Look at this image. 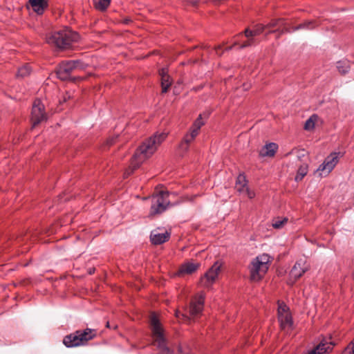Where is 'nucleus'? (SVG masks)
Returning <instances> with one entry per match:
<instances>
[{"label": "nucleus", "instance_id": "f704fd0d", "mask_svg": "<svg viewBox=\"0 0 354 354\" xmlns=\"http://www.w3.org/2000/svg\"><path fill=\"white\" fill-rule=\"evenodd\" d=\"M243 194H245L250 198H253L255 196L254 192L253 191L250 190L248 187L245 188V190Z\"/></svg>", "mask_w": 354, "mask_h": 354}, {"label": "nucleus", "instance_id": "dca6fc26", "mask_svg": "<svg viewBox=\"0 0 354 354\" xmlns=\"http://www.w3.org/2000/svg\"><path fill=\"white\" fill-rule=\"evenodd\" d=\"M333 344L330 342L322 341L315 348L308 352L307 354H326L333 348Z\"/></svg>", "mask_w": 354, "mask_h": 354}, {"label": "nucleus", "instance_id": "412c9836", "mask_svg": "<svg viewBox=\"0 0 354 354\" xmlns=\"http://www.w3.org/2000/svg\"><path fill=\"white\" fill-rule=\"evenodd\" d=\"M266 29V26L263 24H259L254 26V30L246 28L243 33L245 37L257 36L261 34Z\"/></svg>", "mask_w": 354, "mask_h": 354}, {"label": "nucleus", "instance_id": "7ed1b4c3", "mask_svg": "<svg viewBox=\"0 0 354 354\" xmlns=\"http://www.w3.org/2000/svg\"><path fill=\"white\" fill-rule=\"evenodd\" d=\"M149 324L152 332L153 345L160 350L161 354H173V351L167 346L162 325L158 315L155 313H151Z\"/></svg>", "mask_w": 354, "mask_h": 354}, {"label": "nucleus", "instance_id": "a211bd4d", "mask_svg": "<svg viewBox=\"0 0 354 354\" xmlns=\"http://www.w3.org/2000/svg\"><path fill=\"white\" fill-rule=\"evenodd\" d=\"M277 149L278 146L275 143L267 144L260 150L259 155L262 157H272L274 156Z\"/></svg>", "mask_w": 354, "mask_h": 354}, {"label": "nucleus", "instance_id": "ddd939ff", "mask_svg": "<svg viewBox=\"0 0 354 354\" xmlns=\"http://www.w3.org/2000/svg\"><path fill=\"white\" fill-rule=\"evenodd\" d=\"M197 136L198 134L196 133L194 130H189V132L185 135L183 140L178 146L179 152L181 155L186 153L189 150V145L193 142Z\"/></svg>", "mask_w": 354, "mask_h": 354}, {"label": "nucleus", "instance_id": "4468645a", "mask_svg": "<svg viewBox=\"0 0 354 354\" xmlns=\"http://www.w3.org/2000/svg\"><path fill=\"white\" fill-rule=\"evenodd\" d=\"M309 268L308 264L304 259H299L296 262L290 271V275L295 279L301 277Z\"/></svg>", "mask_w": 354, "mask_h": 354}, {"label": "nucleus", "instance_id": "2eb2a0df", "mask_svg": "<svg viewBox=\"0 0 354 354\" xmlns=\"http://www.w3.org/2000/svg\"><path fill=\"white\" fill-rule=\"evenodd\" d=\"M170 236L167 232H160L159 230H154L151 232L150 239L153 244L160 245L166 242Z\"/></svg>", "mask_w": 354, "mask_h": 354}, {"label": "nucleus", "instance_id": "4be33fe9", "mask_svg": "<svg viewBox=\"0 0 354 354\" xmlns=\"http://www.w3.org/2000/svg\"><path fill=\"white\" fill-rule=\"evenodd\" d=\"M247 187V180L245 179V176L240 174L236 179L235 189L237 192L240 193H243Z\"/></svg>", "mask_w": 354, "mask_h": 354}, {"label": "nucleus", "instance_id": "393cba45", "mask_svg": "<svg viewBox=\"0 0 354 354\" xmlns=\"http://www.w3.org/2000/svg\"><path fill=\"white\" fill-rule=\"evenodd\" d=\"M94 6L99 10H104L110 4V0H93Z\"/></svg>", "mask_w": 354, "mask_h": 354}, {"label": "nucleus", "instance_id": "c9c22d12", "mask_svg": "<svg viewBox=\"0 0 354 354\" xmlns=\"http://www.w3.org/2000/svg\"><path fill=\"white\" fill-rule=\"evenodd\" d=\"M114 142H115V139L114 138H110V139H109L107 140V144L109 145H113Z\"/></svg>", "mask_w": 354, "mask_h": 354}, {"label": "nucleus", "instance_id": "4c0bfd02", "mask_svg": "<svg viewBox=\"0 0 354 354\" xmlns=\"http://www.w3.org/2000/svg\"><path fill=\"white\" fill-rule=\"evenodd\" d=\"M220 49H221V46H218V47H216L215 48V51H216V54H218V55H221L222 54V53L219 52Z\"/></svg>", "mask_w": 354, "mask_h": 354}, {"label": "nucleus", "instance_id": "a19ab883", "mask_svg": "<svg viewBox=\"0 0 354 354\" xmlns=\"http://www.w3.org/2000/svg\"><path fill=\"white\" fill-rule=\"evenodd\" d=\"M242 35V33H239V35H236V37H241Z\"/></svg>", "mask_w": 354, "mask_h": 354}, {"label": "nucleus", "instance_id": "79ce46f5", "mask_svg": "<svg viewBox=\"0 0 354 354\" xmlns=\"http://www.w3.org/2000/svg\"><path fill=\"white\" fill-rule=\"evenodd\" d=\"M286 32H291V31H290V30H288V29H286Z\"/></svg>", "mask_w": 354, "mask_h": 354}, {"label": "nucleus", "instance_id": "9d476101", "mask_svg": "<svg viewBox=\"0 0 354 354\" xmlns=\"http://www.w3.org/2000/svg\"><path fill=\"white\" fill-rule=\"evenodd\" d=\"M339 161V153H332L327 156L324 162L319 165L317 172L320 176H327L335 167Z\"/></svg>", "mask_w": 354, "mask_h": 354}, {"label": "nucleus", "instance_id": "aec40b11", "mask_svg": "<svg viewBox=\"0 0 354 354\" xmlns=\"http://www.w3.org/2000/svg\"><path fill=\"white\" fill-rule=\"evenodd\" d=\"M29 2L33 10L38 15H41L47 7L45 0H29Z\"/></svg>", "mask_w": 354, "mask_h": 354}, {"label": "nucleus", "instance_id": "e433bc0d", "mask_svg": "<svg viewBox=\"0 0 354 354\" xmlns=\"http://www.w3.org/2000/svg\"><path fill=\"white\" fill-rule=\"evenodd\" d=\"M238 45H239V41H235L234 42L233 46H230V47L227 48V50L232 49L233 46H238Z\"/></svg>", "mask_w": 354, "mask_h": 354}, {"label": "nucleus", "instance_id": "c756f323", "mask_svg": "<svg viewBox=\"0 0 354 354\" xmlns=\"http://www.w3.org/2000/svg\"><path fill=\"white\" fill-rule=\"evenodd\" d=\"M315 22L310 21L300 24L299 26L292 28V31H295L301 28L313 29L315 27Z\"/></svg>", "mask_w": 354, "mask_h": 354}, {"label": "nucleus", "instance_id": "37998d69", "mask_svg": "<svg viewBox=\"0 0 354 354\" xmlns=\"http://www.w3.org/2000/svg\"><path fill=\"white\" fill-rule=\"evenodd\" d=\"M106 326H107V327H109V322H107V324H106Z\"/></svg>", "mask_w": 354, "mask_h": 354}, {"label": "nucleus", "instance_id": "f03ea898", "mask_svg": "<svg viewBox=\"0 0 354 354\" xmlns=\"http://www.w3.org/2000/svg\"><path fill=\"white\" fill-rule=\"evenodd\" d=\"M79 39V35L68 28L55 32L46 37V42L48 44L61 49H66L71 47Z\"/></svg>", "mask_w": 354, "mask_h": 354}, {"label": "nucleus", "instance_id": "c85d7f7f", "mask_svg": "<svg viewBox=\"0 0 354 354\" xmlns=\"http://www.w3.org/2000/svg\"><path fill=\"white\" fill-rule=\"evenodd\" d=\"M245 37L247 38V40L239 45V48H245L251 46L255 44L256 39H254V36Z\"/></svg>", "mask_w": 354, "mask_h": 354}, {"label": "nucleus", "instance_id": "f8f14e48", "mask_svg": "<svg viewBox=\"0 0 354 354\" xmlns=\"http://www.w3.org/2000/svg\"><path fill=\"white\" fill-rule=\"evenodd\" d=\"M288 307L284 304H279L278 315L281 327L283 329L290 328L292 326V321L290 314L288 312Z\"/></svg>", "mask_w": 354, "mask_h": 354}, {"label": "nucleus", "instance_id": "7c9ffc66", "mask_svg": "<svg viewBox=\"0 0 354 354\" xmlns=\"http://www.w3.org/2000/svg\"><path fill=\"white\" fill-rule=\"evenodd\" d=\"M342 354H354V338L345 348Z\"/></svg>", "mask_w": 354, "mask_h": 354}, {"label": "nucleus", "instance_id": "20e7f679", "mask_svg": "<svg viewBox=\"0 0 354 354\" xmlns=\"http://www.w3.org/2000/svg\"><path fill=\"white\" fill-rule=\"evenodd\" d=\"M270 266V257L263 254L257 257L250 267V279L253 281H260L267 272Z\"/></svg>", "mask_w": 354, "mask_h": 354}, {"label": "nucleus", "instance_id": "2f4dec72", "mask_svg": "<svg viewBox=\"0 0 354 354\" xmlns=\"http://www.w3.org/2000/svg\"><path fill=\"white\" fill-rule=\"evenodd\" d=\"M313 116L310 117L309 119L306 120L304 124V129L306 130H311L315 127V122L313 120Z\"/></svg>", "mask_w": 354, "mask_h": 354}, {"label": "nucleus", "instance_id": "0eeeda50", "mask_svg": "<svg viewBox=\"0 0 354 354\" xmlns=\"http://www.w3.org/2000/svg\"><path fill=\"white\" fill-rule=\"evenodd\" d=\"M169 193L167 191L156 190L152 196V204L150 214L155 215L163 212L169 205L168 200Z\"/></svg>", "mask_w": 354, "mask_h": 354}, {"label": "nucleus", "instance_id": "f3484780", "mask_svg": "<svg viewBox=\"0 0 354 354\" xmlns=\"http://www.w3.org/2000/svg\"><path fill=\"white\" fill-rule=\"evenodd\" d=\"M199 267L198 263H194L192 262H187L183 264L178 270V275L190 274L194 272Z\"/></svg>", "mask_w": 354, "mask_h": 354}, {"label": "nucleus", "instance_id": "6e6552de", "mask_svg": "<svg viewBox=\"0 0 354 354\" xmlns=\"http://www.w3.org/2000/svg\"><path fill=\"white\" fill-rule=\"evenodd\" d=\"M221 267L222 263L219 261H216L201 278V283L202 286L209 288L218 278Z\"/></svg>", "mask_w": 354, "mask_h": 354}, {"label": "nucleus", "instance_id": "9b49d317", "mask_svg": "<svg viewBox=\"0 0 354 354\" xmlns=\"http://www.w3.org/2000/svg\"><path fill=\"white\" fill-rule=\"evenodd\" d=\"M204 300L205 295L203 292L198 293L192 299L188 308V312L190 317L194 318L202 313Z\"/></svg>", "mask_w": 354, "mask_h": 354}, {"label": "nucleus", "instance_id": "bb28decb", "mask_svg": "<svg viewBox=\"0 0 354 354\" xmlns=\"http://www.w3.org/2000/svg\"><path fill=\"white\" fill-rule=\"evenodd\" d=\"M287 218H277L272 221V226L275 229H281L287 223Z\"/></svg>", "mask_w": 354, "mask_h": 354}, {"label": "nucleus", "instance_id": "ea45409f", "mask_svg": "<svg viewBox=\"0 0 354 354\" xmlns=\"http://www.w3.org/2000/svg\"><path fill=\"white\" fill-rule=\"evenodd\" d=\"M278 31H279V30H272V31H269L268 33L275 32H278Z\"/></svg>", "mask_w": 354, "mask_h": 354}, {"label": "nucleus", "instance_id": "5701e85b", "mask_svg": "<svg viewBox=\"0 0 354 354\" xmlns=\"http://www.w3.org/2000/svg\"><path fill=\"white\" fill-rule=\"evenodd\" d=\"M337 68L340 73L346 74L350 68L349 62L346 60L338 62Z\"/></svg>", "mask_w": 354, "mask_h": 354}, {"label": "nucleus", "instance_id": "423d86ee", "mask_svg": "<svg viewBox=\"0 0 354 354\" xmlns=\"http://www.w3.org/2000/svg\"><path fill=\"white\" fill-rule=\"evenodd\" d=\"M85 67L86 64L80 60L64 61L59 64L57 70V75L60 80H66L72 73L83 70Z\"/></svg>", "mask_w": 354, "mask_h": 354}, {"label": "nucleus", "instance_id": "cd10ccee", "mask_svg": "<svg viewBox=\"0 0 354 354\" xmlns=\"http://www.w3.org/2000/svg\"><path fill=\"white\" fill-rule=\"evenodd\" d=\"M31 72L30 66L28 64H25L18 69L17 76L24 77L28 76Z\"/></svg>", "mask_w": 354, "mask_h": 354}, {"label": "nucleus", "instance_id": "39448f33", "mask_svg": "<svg viewBox=\"0 0 354 354\" xmlns=\"http://www.w3.org/2000/svg\"><path fill=\"white\" fill-rule=\"evenodd\" d=\"M95 335V331L90 328H86L84 330H77L74 333L66 336L63 343L67 347L84 345L88 341L94 338Z\"/></svg>", "mask_w": 354, "mask_h": 354}, {"label": "nucleus", "instance_id": "1a4fd4ad", "mask_svg": "<svg viewBox=\"0 0 354 354\" xmlns=\"http://www.w3.org/2000/svg\"><path fill=\"white\" fill-rule=\"evenodd\" d=\"M47 119L46 113L44 111V105L40 100H35L33 102L31 111V122L32 127H35L38 124L46 121Z\"/></svg>", "mask_w": 354, "mask_h": 354}, {"label": "nucleus", "instance_id": "f257e3e1", "mask_svg": "<svg viewBox=\"0 0 354 354\" xmlns=\"http://www.w3.org/2000/svg\"><path fill=\"white\" fill-rule=\"evenodd\" d=\"M167 136V133L157 132L144 141L132 157L130 165L124 172L125 176L127 177L132 174L143 162L152 156Z\"/></svg>", "mask_w": 354, "mask_h": 354}, {"label": "nucleus", "instance_id": "6ab92c4d", "mask_svg": "<svg viewBox=\"0 0 354 354\" xmlns=\"http://www.w3.org/2000/svg\"><path fill=\"white\" fill-rule=\"evenodd\" d=\"M159 73L161 77L162 92L166 93L168 91V88H169L170 85L171 84L170 77L167 75V68H162L160 71Z\"/></svg>", "mask_w": 354, "mask_h": 354}, {"label": "nucleus", "instance_id": "473e14b6", "mask_svg": "<svg viewBox=\"0 0 354 354\" xmlns=\"http://www.w3.org/2000/svg\"><path fill=\"white\" fill-rule=\"evenodd\" d=\"M283 20L281 19H272L269 24L265 26H266V28H274L279 25V24Z\"/></svg>", "mask_w": 354, "mask_h": 354}, {"label": "nucleus", "instance_id": "a878e982", "mask_svg": "<svg viewBox=\"0 0 354 354\" xmlns=\"http://www.w3.org/2000/svg\"><path fill=\"white\" fill-rule=\"evenodd\" d=\"M308 172V165L306 164H303L298 169L297 174L295 176V180L299 181L301 180L302 178L306 175Z\"/></svg>", "mask_w": 354, "mask_h": 354}, {"label": "nucleus", "instance_id": "58836bf2", "mask_svg": "<svg viewBox=\"0 0 354 354\" xmlns=\"http://www.w3.org/2000/svg\"><path fill=\"white\" fill-rule=\"evenodd\" d=\"M299 152H300V153L299 155V157L305 156V153H306L305 150L302 149V150L299 151Z\"/></svg>", "mask_w": 354, "mask_h": 354}, {"label": "nucleus", "instance_id": "72a5a7b5", "mask_svg": "<svg viewBox=\"0 0 354 354\" xmlns=\"http://www.w3.org/2000/svg\"><path fill=\"white\" fill-rule=\"evenodd\" d=\"M176 317L178 318V319H183L185 320H187V321H189L190 320V317H189L187 315H184L183 313H181L180 312H179L178 310H177L176 312Z\"/></svg>", "mask_w": 354, "mask_h": 354}, {"label": "nucleus", "instance_id": "b1692460", "mask_svg": "<svg viewBox=\"0 0 354 354\" xmlns=\"http://www.w3.org/2000/svg\"><path fill=\"white\" fill-rule=\"evenodd\" d=\"M204 122L202 119V115H199L198 118L194 121L189 130H194L196 133L198 135L201 128L203 126Z\"/></svg>", "mask_w": 354, "mask_h": 354}]
</instances>
